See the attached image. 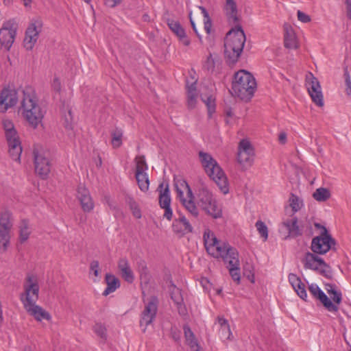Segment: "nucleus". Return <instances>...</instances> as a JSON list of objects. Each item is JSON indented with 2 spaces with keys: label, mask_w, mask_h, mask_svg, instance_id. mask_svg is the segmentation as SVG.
I'll use <instances>...</instances> for the list:
<instances>
[{
  "label": "nucleus",
  "mask_w": 351,
  "mask_h": 351,
  "mask_svg": "<svg viewBox=\"0 0 351 351\" xmlns=\"http://www.w3.org/2000/svg\"><path fill=\"white\" fill-rule=\"evenodd\" d=\"M347 16L351 19V0H346Z\"/></svg>",
  "instance_id": "nucleus-64"
},
{
  "label": "nucleus",
  "mask_w": 351,
  "mask_h": 351,
  "mask_svg": "<svg viewBox=\"0 0 351 351\" xmlns=\"http://www.w3.org/2000/svg\"><path fill=\"white\" fill-rule=\"evenodd\" d=\"M297 15L298 19L302 23H308L311 21V17L301 10H298Z\"/></svg>",
  "instance_id": "nucleus-53"
},
{
  "label": "nucleus",
  "mask_w": 351,
  "mask_h": 351,
  "mask_svg": "<svg viewBox=\"0 0 351 351\" xmlns=\"http://www.w3.org/2000/svg\"><path fill=\"white\" fill-rule=\"evenodd\" d=\"M171 336L175 341H178L180 339V331L176 328H171Z\"/></svg>",
  "instance_id": "nucleus-61"
},
{
  "label": "nucleus",
  "mask_w": 351,
  "mask_h": 351,
  "mask_svg": "<svg viewBox=\"0 0 351 351\" xmlns=\"http://www.w3.org/2000/svg\"><path fill=\"white\" fill-rule=\"evenodd\" d=\"M125 202L128 205L133 216L136 219H141L142 217L141 210L138 204L133 196L130 194H126L125 195Z\"/></svg>",
  "instance_id": "nucleus-30"
},
{
  "label": "nucleus",
  "mask_w": 351,
  "mask_h": 351,
  "mask_svg": "<svg viewBox=\"0 0 351 351\" xmlns=\"http://www.w3.org/2000/svg\"><path fill=\"white\" fill-rule=\"evenodd\" d=\"M218 323L220 325V328L229 327L228 320L224 317H218Z\"/></svg>",
  "instance_id": "nucleus-62"
},
{
  "label": "nucleus",
  "mask_w": 351,
  "mask_h": 351,
  "mask_svg": "<svg viewBox=\"0 0 351 351\" xmlns=\"http://www.w3.org/2000/svg\"><path fill=\"white\" fill-rule=\"evenodd\" d=\"M34 167L35 172L43 180L47 178L51 171V161L48 152L34 149Z\"/></svg>",
  "instance_id": "nucleus-8"
},
{
  "label": "nucleus",
  "mask_w": 351,
  "mask_h": 351,
  "mask_svg": "<svg viewBox=\"0 0 351 351\" xmlns=\"http://www.w3.org/2000/svg\"><path fill=\"white\" fill-rule=\"evenodd\" d=\"M255 226L261 237L264 239V241H266L268 238V229L265 223L261 220H258L256 221Z\"/></svg>",
  "instance_id": "nucleus-48"
},
{
  "label": "nucleus",
  "mask_w": 351,
  "mask_h": 351,
  "mask_svg": "<svg viewBox=\"0 0 351 351\" xmlns=\"http://www.w3.org/2000/svg\"><path fill=\"white\" fill-rule=\"evenodd\" d=\"M136 267H137V271L140 274V277L141 278H147L149 275L148 269L147 266L146 262L143 260L140 259L136 263Z\"/></svg>",
  "instance_id": "nucleus-44"
},
{
  "label": "nucleus",
  "mask_w": 351,
  "mask_h": 351,
  "mask_svg": "<svg viewBox=\"0 0 351 351\" xmlns=\"http://www.w3.org/2000/svg\"><path fill=\"white\" fill-rule=\"evenodd\" d=\"M219 335L221 339H230L232 332L229 327L222 328L219 329Z\"/></svg>",
  "instance_id": "nucleus-52"
},
{
  "label": "nucleus",
  "mask_w": 351,
  "mask_h": 351,
  "mask_svg": "<svg viewBox=\"0 0 351 351\" xmlns=\"http://www.w3.org/2000/svg\"><path fill=\"white\" fill-rule=\"evenodd\" d=\"M199 198L200 206H202L208 202H210V200H212L214 197L210 192L207 189H203L199 191Z\"/></svg>",
  "instance_id": "nucleus-45"
},
{
  "label": "nucleus",
  "mask_w": 351,
  "mask_h": 351,
  "mask_svg": "<svg viewBox=\"0 0 351 351\" xmlns=\"http://www.w3.org/2000/svg\"><path fill=\"white\" fill-rule=\"evenodd\" d=\"M105 281L107 284V287L103 292V295L105 296L115 291L120 287L119 280L113 274H106Z\"/></svg>",
  "instance_id": "nucleus-26"
},
{
  "label": "nucleus",
  "mask_w": 351,
  "mask_h": 351,
  "mask_svg": "<svg viewBox=\"0 0 351 351\" xmlns=\"http://www.w3.org/2000/svg\"><path fill=\"white\" fill-rule=\"evenodd\" d=\"M204 29L206 30V32L208 34H209L210 32V29H211V26H212L211 19H210L209 20H204Z\"/></svg>",
  "instance_id": "nucleus-63"
},
{
  "label": "nucleus",
  "mask_w": 351,
  "mask_h": 351,
  "mask_svg": "<svg viewBox=\"0 0 351 351\" xmlns=\"http://www.w3.org/2000/svg\"><path fill=\"white\" fill-rule=\"evenodd\" d=\"M42 26L41 21L38 20L32 21L28 25L23 40L24 47L27 50H32L34 47L38 40L39 33L42 30Z\"/></svg>",
  "instance_id": "nucleus-12"
},
{
  "label": "nucleus",
  "mask_w": 351,
  "mask_h": 351,
  "mask_svg": "<svg viewBox=\"0 0 351 351\" xmlns=\"http://www.w3.org/2000/svg\"><path fill=\"white\" fill-rule=\"evenodd\" d=\"M203 239L207 252L214 258H221L225 263H228L230 275L234 281L239 283L240 261L237 250L227 243H221L209 229L204 231Z\"/></svg>",
  "instance_id": "nucleus-1"
},
{
  "label": "nucleus",
  "mask_w": 351,
  "mask_h": 351,
  "mask_svg": "<svg viewBox=\"0 0 351 351\" xmlns=\"http://www.w3.org/2000/svg\"><path fill=\"white\" fill-rule=\"evenodd\" d=\"M19 111L25 120L34 128L44 117V112L38 104L35 91L32 86H26L23 90V98Z\"/></svg>",
  "instance_id": "nucleus-4"
},
{
  "label": "nucleus",
  "mask_w": 351,
  "mask_h": 351,
  "mask_svg": "<svg viewBox=\"0 0 351 351\" xmlns=\"http://www.w3.org/2000/svg\"><path fill=\"white\" fill-rule=\"evenodd\" d=\"M197 93H187V106L189 108L193 109L197 104Z\"/></svg>",
  "instance_id": "nucleus-50"
},
{
  "label": "nucleus",
  "mask_w": 351,
  "mask_h": 351,
  "mask_svg": "<svg viewBox=\"0 0 351 351\" xmlns=\"http://www.w3.org/2000/svg\"><path fill=\"white\" fill-rule=\"evenodd\" d=\"M6 32L16 34V23L14 20H9L3 23L2 27L0 29V33H4Z\"/></svg>",
  "instance_id": "nucleus-43"
},
{
  "label": "nucleus",
  "mask_w": 351,
  "mask_h": 351,
  "mask_svg": "<svg viewBox=\"0 0 351 351\" xmlns=\"http://www.w3.org/2000/svg\"><path fill=\"white\" fill-rule=\"evenodd\" d=\"M230 23L234 25L226 34L224 43V56L226 62L230 64H235L240 57L246 40L245 33L238 21L234 22L228 20Z\"/></svg>",
  "instance_id": "nucleus-3"
},
{
  "label": "nucleus",
  "mask_w": 351,
  "mask_h": 351,
  "mask_svg": "<svg viewBox=\"0 0 351 351\" xmlns=\"http://www.w3.org/2000/svg\"><path fill=\"white\" fill-rule=\"evenodd\" d=\"M283 225L289 231L291 237H296L302 235V232L298 225V219L296 217L285 221Z\"/></svg>",
  "instance_id": "nucleus-28"
},
{
  "label": "nucleus",
  "mask_w": 351,
  "mask_h": 351,
  "mask_svg": "<svg viewBox=\"0 0 351 351\" xmlns=\"http://www.w3.org/2000/svg\"><path fill=\"white\" fill-rule=\"evenodd\" d=\"M136 171L140 169L141 170V172H143L146 170H147L148 167L145 162V157L143 156L137 157L136 158Z\"/></svg>",
  "instance_id": "nucleus-49"
},
{
  "label": "nucleus",
  "mask_w": 351,
  "mask_h": 351,
  "mask_svg": "<svg viewBox=\"0 0 351 351\" xmlns=\"http://www.w3.org/2000/svg\"><path fill=\"white\" fill-rule=\"evenodd\" d=\"M314 226L317 229L321 230L320 235L330 234L328 232V230L326 229V228L324 226H323L319 223H315Z\"/></svg>",
  "instance_id": "nucleus-60"
},
{
  "label": "nucleus",
  "mask_w": 351,
  "mask_h": 351,
  "mask_svg": "<svg viewBox=\"0 0 351 351\" xmlns=\"http://www.w3.org/2000/svg\"><path fill=\"white\" fill-rule=\"evenodd\" d=\"M10 230L0 228V251L4 252L7 250L10 235Z\"/></svg>",
  "instance_id": "nucleus-38"
},
{
  "label": "nucleus",
  "mask_w": 351,
  "mask_h": 351,
  "mask_svg": "<svg viewBox=\"0 0 351 351\" xmlns=\"http://www.w3.org/2000/svg\"><path fill=\"white\" fill-rule=\"evenodd\" d=\"M12 227V213L8 210L2 212L0 215V228L11 230Z\"/></svg>",
  "instance_id": "nucleus-36"
},
{
  "label": "nucleus",
  "mask_w": 351,
  "mask_h": 351,
  "mask_svg": "<svg viewBox=\"0 0 351 351\" xmlns=\"http://www.w3.org/2000/svg\"><path fill=\"white\" fill-rule=\"evenodd\" d=\"M285 47L288 49H295L298 47L295 35L292 29L287 31L284 37Z\"/></svg>",
  "instance_id": "nucleus-37"
},
{
  "label": "nucleus",
  "mask_w": 351,
  "mask_h": 351,
  "mask_svg": "<svg viewBox=\"0 0 351 351\" xmlns=\"http://www.w3.org/2000/svg\"><path fill=\"white\" fill-rule=\"evenodd\" d=\"M121 1V0H104V4L110 8H114L120 5Z\"/></svg>",
  "instance_id": "nucleus-55"
},
{
  "label": "nucleus",
  "mask_w": 351,
  "mask_h": 351,
  "mask_svg": "<svg viewBox=\"0 0 351 351\" xmlns=\"http://www.w3.org/2000/svg\"><path fill=\"white\" fill-rule=\"evenodd\" d=\"M17 92L14 89L4 88L0 93V112H5L9 108L16 104Z\"/></svg>",
  "instance_id": "nucleus-14"
},
{
  "label": "nucleus",
  "mask_w": 351,
  "mask_h": 351,
  "mask_svg": "<svg viewBox=\"0 0 351 351\" xmlns=\"http://www.w3.org/2000/svg\"><path fill=\"white\" fill-rule=\"evenodd\" d=\"M29 234L30 231L28 221L23 219L19 226V239L21 243L25 242L28 239Z\"/></svg>",
  "instance_id": "nucleus-39"
},
{
  "label": "nucleus",
  "mask_w": 351,
  "mask_h": 351,
  "mask_svg": "<svg viewBox=\"0 0 351 351\" xmlns=\"http://www.w3.org/2000/svg\"><path fill=\"white\" fill-rule=\"evenodd\" d=\"M316 271L326 278L331 279L332 278L331 267L324 261V264H322Z\"/></svg>",
  "instance_id": "nucleus-46"
},
{
  "label": "nucleus",
  "mask_w": 351,
  "mask_h": 351,
  "mask_svg": "<svg viewBox=\"0 0 351 351\" xmlns=\"http://www.w3.org/2000/svg\"><path fill=\"white\" fill-rule=\"evenodd\" d=\"M226 10L228 20L234 22L238 21L237 8L234 0H226Z\"/></svg>",
  "instance_id": "nucleus-33"
},
{
  "label": "nucleus",
  "mask_w": 351,
  "mask_h": 351,
  "mask_svg": "<svg viewBox=\"0 0 351 351\" xmlns=\"http://www.w3.org/2000/svg\"><path fill=\"white\" fill-rule=\"evenodd\" d=\"M186 93H197L196 89V82H192L191 84H189V82H186Z\"/></svg>",
  "instance_id": "nucleus-59"
},
{
  "label": "nucleus",
  "mask_w": 351,
  "mask_h": 351,
  "mask_svg": "<svg viewBox=\"0 0 351 351\" xmlns=\"http://www.w3.org/2000/svg\"><path fill=\"white\" fill-rule=\"evenodd\" d=\"M325 289L334 302L333 304H339L341 302L342 294L337 289V286L335 284L326 283Z\"/></svg>",
  "instance_id": "nucleus-31"
},
{
  "label": "nucleus",
  "mask_w": 351,
  "mask_h": 351,
  "mask_svg": "<svg viewBox=\"0 0 351 351\" xmlns=\"http://www.w3.org/2000/svg\"><path fill=\"white\" fill-rule=\"evenodd\" d=\"M199 160L205 172L218 186L223 194L229 192L228 178L223 169L213 156L206 152H199Z\"/></svg>",
  "instance_id": "nucleus-5"
},
{
  "label": "nucleus",
  "mask_w": 351,
  "mask_h": 351,
  "mask_svg": "<svg viewBox=\"0 0 351 351\" xmlns=\"http://www.w3.org/2000/svg\"><path fill=\"white\" fill-rule=\"evenodd\" d=\"M158 299L156 296H152L149 300L145 302V308L141 315L140 325L144 326L143 331L151 324L156 318L158 311Z\"/></svg>",
  "instance_id": "nucleus-10"
},
{
  "label": "nucleus",
  "mask_w": 351,
  "mask_h": 351,
  "mask_svg": "<svg viewBox=\"0 0 351 351\" xmlns=\"http://www.w3.org/2000/svg\"><path fill=\"white\" fill-rule=\"evenodd\" d=\"M93 330L95 333L100 337L104 341L106 340L107 338V334H106V328L104 325L97 323L95 324L93 327Z\"/></svg>",
  "instance_id": "nucleus-47"
},
{
  "label": "nucleus",
  "mask_w": 351,
  "mask_h": 351,
  "mask_svg": "<svg viewBox=\"0 0 351 351\" xmlns=\"http://www.w3.org/2000/svg\"><path fill=\"white\" fill-rule=\"evenodd\" d=\"M220 64L219 58H213L212 54H209L204 64L203 68L209 73H213L215 71L216 66H218Z\"/></svg>",
  "instance_id": "nucleus-34"
},
{
  "label": "nucleus",
  "mask_w": 351,
  "mask_h": 351,
  "mask_svg": "<svg viewBox=\"0 0 351 351\" xmlns=\"http://www.w3.org/2000/svg\"><path fill=\"white\" fill-rule=\"evenodd\" d=\"M174 187L180 200L193 195L188 182L182 178H174Z\"/></svg>",
  "instance_id": "nucleus-18"
},
{
  "label": "nucleus",
  "mask_w": 351,
  "mask_h": 351,
  "mask_svg": "<svg viewBox=\"0 0 351 351\" xmlns=\"http://www.w3.org/2000/svg\"><path fill=\"white\" fill-rule=\"evenodd\" d=\"M336 244L330 234L319 235L314 237L311 242V250L315 254H325Z\"/></svg>",
  "instance_id": "nucleus-11"
},
{
  "label": "nucleus",
  "mask_w": 351,
  "mask_h": 351,
  "mask_svg": "<svg viewBox=\"0 0 351 351\" xmlns=\"http://www.w3.org/2000/svg\"><path fill=\"white\" fill-rule=\"evenodd\" d=\"M308 290L311 295L318 299L324 306L330 312H337L338 306L333 304L331 300L324 293L317 284L312 283L308 286Z\"/></svg>",
  "instance_id": "nucleus-13"
},
{
  "label": "nucleus",
  "mask_w": 351,
  "mask_h": 351,
  "mask_svg": "<svg viewBox=\"0 0 351 351\" xmlns=\"http://www.w3.org/2000/svg\"><path fill=\"white\" fill-rule=\"evenodd\" d=\"M170 295L171 300L176 305L178 312L180 315H184L186 308L183 302V298L180 289L172 285L170 287Z\"/></svg>",
  "instance_id": "nucleus-23"
},
{
  "label": "nucleus",
  "mask_w": 351,
  "mask_h": 351,
  "mask_svg": "<svg viewBox=\"0 0 351 351\" xmlns=\"http://www.w3.org/2000/svg\"><path fill=\"white\" fill-rule=\"evenodd\" d=\"M183 330L186 343L189 346L191 351H200V346L197 343L195 336L189 326L184 325Z\"/></svg>",
  "instance_id": "nucleus-25"
},
{
  "label": "nucleus",
  "mask_w": 351,
  "mask_h": 351,
  "mask_svg": "<svg viewBox=\"0 0 351 351\" xmlns=\"http://www.w3.org/2000/svg\"><path fill=\"white\" fill-rule=\"evenodd\" d=\"M204 102L206 103L208 107L209 114H211L213 112L215 111V106L214 103V99L211 97H208L207 99L204 101Z\"/></svg>",
  "instance_id": "nucleus-54"
},
{
  "label": "nucleus",
  "mask_w": 351,
  "mask_h": 351,
  "mask_svg": "<svg viewBox=\"0 0 351 351\" xmlns=\"http://www.w3.org/2000/svg\"><path fill=\"white\" fill-rule=\"evenodd\" d=\"M180 201L193 217H197L198 216V209L194 202L193 195H192V196L184 197Z\"/></svg>",
  "instance_id": "nucleus-32"
},
{
  "label": "nucleus",
  "mask_w": 351,
  "mask_h": 351,
  "mask_svg": "<svg viewBox=\"0 0 351 351\" xmlns=\"http://www.w3.org/2000/svg\"><path fill=\"white\" fill-rule=\"evenodd\" d=\"M313 197L319 202H325L330 197V193L326 188H319L313 193Z\"/></svg>",
  "instance_id": "nucleus-41"
},
{
  "label": "nucleus",
  "mask_w": 351,
  "mask_h": 351,
  "mask_svg": "<svg viewBox=\"0 0 351 351\" xmlns=\"http://www.w3.org/2000/svg\"><path fill=\"white\" fill-rule=\"evenodd\" d=\"M324 261L322 258H320L314 252H307L302 260V263L305 269L316 271L322 264H324Z\"/></svg>",
  "instance_id": "nucleus-19"
},
{
  "label": "nucleus",
  "mask_w": 351,
  "mask_h": 351,
  "mask_svg": "<svg viewBox=\"0 0 351 351\" xmlns=\"http://www.w3.org/2000/svg\"><path fill=\"white\" fill-rule=\"evenodd\" d=\"M99 263L97 261H93L90 263V270L93 271L95 276H97L99 274Z\"/></svg>",
  "instance_id": "nucleus-57"
},
{
  "label": "nucleus",
  "mask_w": 351,
  "mask_h": 351,
  "mask_svg": "<svg viewBox=\"0 0 351 351\" xmlns=\"http://www.w3.org/2000/svg\"><path fill=\"white\" fill-rule=\"evenodd\" d=\"M254 149L247 139H242L238 146L237 160L243 168L252 166L254 161Z\"/></svg>",
  "instance_id": "nucleus-9"
},
{
  "label": "nucleus",
  "mask_w": 351,
  "mask_h": 351,
  "mask_svg": "<svg viewBox=\"0 0 351 351\" xmlns=\"http://www.w3.org/2000/svg\"><path fill=\"white\" fill-rule=\"evenodd\" d=\"M165 210L164 217L170 221L173 217V210L171 206L162 208Z\"/></svg>",
  "instance_id": "nucleus-58"
},
{
  "label": "nucleus",
  "mask_w": 351,
  "mask_h": 351,
  "mask_svg": "<svg viewBox=\"0 0 351 351\" xmlns=\"http://www.w3.org/2000/svg\"><path fill=\"white\" fill-rule=\"evenodd\" d=\"M111 144L114 148H118L122 145L123 131L116 128L111 132Z\"/></svg>",
  "instance_id": "nucleus-40"
},
{
  "label": "nucleus",
  "mask_w": 351,
  "mask_h": 351,
  "mask_svg": "<svg viewBox=\"0 0 351 351\" xmlns=\"http://www.w3.org/2000/svg\"><path fill=\"white\" fill-rule=\"evenodd\" d=\"M289 282L293 287L298 295L303 300H306L307 293L304 284L301 279L294 274H289L288 276Z\"/></svg>",
  "instance_id": "nucleus-20"
},
{
  "label": "nucleus",
  "mask_w": 351,
  "mask_h": 351,
  "mask_svg": "<svg viewBox=\"0 0 351 351\" xmlns=\"http://www.w3.org/2000/svg\"><path fill=\"white\" fill-rule=\"evenodd\" d=\"M256 82L254 76L245 70H240L234 74L232 82V93L242 100L249 101L254 95Z\"/></svg>",
  "instance_id": "nucleus-6"
},
{
  "label": "nucleus",
  "mask_w": 351,
  "mask_h": 351,
  "mask_svg": "<svg viewBox=\"0 0 351 351\" xmlns=\"http://www.w3.org/2000/svg\"><path fill=\"white\" fill-rule=\"evenodd\" d=\"M307 88L313 101L319 107L323 106L324 100L321 86L319 82L315 77H312L311 81L308 84Z\"/></svg>",
  "instance_id": "nucleus-16"
},
{
  "label": "nucleus",
  "mask_w": 351,
  "mask_h": 351,
  "mask_svg": "<svg viewBox=\"0 0 351 351\" xmlns=\"http://www.w3.org/2000/svg\"><path fill=\"white\" fill-rule=\"evenodd\" d=\"M201 207L208 215H210L214 219L220 218L222 216V210L221 207L218 206L215 198Z\"/></svg>",
  "instance_id": "nucleus-24"
},
{
  "label": "nucleus",
  "mask_w": 351,
  "mask_h": 351,
  "mask_svg": "<svg viewBox=\"0 0 351 351\" xmlns=\"http://www.w3.org/2000/svg\"><path fill=\"white\" fill-rule=\"evenodd\" d=\"M167 25L170 29L179 38L184 45L188 46L190 44L189 40L186 38L185 30L178 21L169 19L167 21Z\"/></svg>",
  "instance_id": "nucleus-22"
},
{
  "label": "nucleus",
  "mask_w": 351,
  "mask_h": 351,
  "mask_svg": "<svg viewBox=\"0 0 351 351\" xmlns=\"http://www.w3.org/2000/svg\"><path fill=\"white\" fill-rule=\"evenodd\" d=\"M158 191H160L159 194V205L160 208H164L171 206V195L169 188V184H167L165 188L163 189V184H160L158 187Z\"/></svg>",
  "instance_id": "nucleus-27"
},
{
  "label": "nucleus",
  "mask_w": 351,
  "mask_h": 351,
  "mask_svg": "<svg viewBox=\"0 0 351 351\" xmlns=\"http://www.w3.org/2000/svg\"><path fill=\"white\" fill-rule=\"evenodd\" d=\"M77 198L80 202L84 212L89 213L94 208V202L89 191L83 186H79L77 190Z\"/></svg>",
  "instance_id": "nucleus-15"
},
{
  "label": "nucleus",
  "mask_w": 351,
  "mask_h": 351,
  "mask_svg": "<svg viewBox=\"0 0 351 351\" xmlns=\"http://www.w3.org/2000/svg\"><path fill=\"white\" fill-rule=\"evenodd\" d=\"M136 180L141 191L146 192L149 189V180L148 175L146 172H141L138 169L135 173Z\"/></svg>",
  "instance_id": "nucleus-29"
},
{
  "label": "nucleus",
  "mask_w": 351,
  "mask_h": 351,
  "mask_svg": "<svg viewBox=\"0 0 351 351\" xmlns=\"http://www.w3.org/2000/svg\"><path fill=\"white\" fill-rule=\"evenodd\" d=\"M289 205L293 213L300 210L303 206V201L297 195L291 193L289 197Z\"/></svg>",
  "instance_id": "nucleus-42"
},
{
  "label": "nucleus",
  "mask_w": 351,
  "mask_h": 351,
  "mask_svg": "<svg viewBox=\"0 0 351 351\" xmlns=\"http://www.w3.org/2000/svg\"><path fill=\"white\" fill-rule=\"evenodd\" d=\"M2 124L8 146V152L14 160L19 161L23 149L18 132L10 120L4 119Z\"/></svg>",
  "instance_id": "nucleus-7"
},
{
  "label": "nucleus",
  "mask_w": 351,
  "mask_h": 351,
  "mask_svg": "<svg viewBox=\"0 0 351 351\" xmlns=\"http://www.w3.org/2000/svg\"><path fill=\"white\" fill-rule=\"evenodd\" d=\"M15 36L16 34L9 32L0 33V43L1 46L5 49L9 50L14 41Z\"/></svg>",
  "instance_id": "nucleus-35"
},
{
  "label": "nucleus",
  "mask_w": 351,
  "mask_h": 351,
  "mask_svg": "<svg viewBox=\"0 0 351 351\" xmlns=\"http://www.w3.org/2000/svg\"><path fill=\"white\" fill-rule=\"evenodd\" d=\"M23 287L24 293L21 295V300L27 313L37 322H41L43 319L51 320V315L43 307L36 304L39 293L37 276L27 274Z\"/></svg>",
  "instance_id": "nucleus-2"
},
{
  "label": "nucleus",
  "mask_w": 351,
  "mask_h": 351,
  "mask_svg": "<svg viewBox=\"0 0 351 351\" xmlns=\"http://www.w3.org/2000/svg\"><path fill=\"white\" fill-rule=\"evenodd\" d=\"M118 269L121 277L128 283H132L134 280V273L126 258H121L118 261Z\"/></svg>",
  "instance_id": "nucleus-21"
},
{
  "label": "nucleus",
  "mask_w": 351,
  "mask_h": 351,
  "mask_svg": "<svg viewBox=\"0 0 351 351\" xmlns=\"http://www.w3.org/2000/svg\"><path fill=\"white\" fill-rule=\"evenodd\" d=\"M173 231L181 236L193 231V227L184 216H180L173 220L172 223Z\"/></svg>",
  "instance_id": "nucleus-17"
},
{
  "label": "nucleus",
  "mask_w": 351,
  "mask_h": 351,
  "mask_svg": "<svg viewBox=\"0 0 351 351\" xmlns=\"http://www.w3.org/2000/svg\"><path fill=\"white\" fill-rule=\"evenodd\" d=\"M52 88L54 91L60 93L61 90V83L58 77H55L52 82Z\"/></svg>",
  "instance_id": "nucleus-56"
},
{
  "label": "nucleus",
  "mask_w": 351,
  "mask_h": 351,
  "mask_svg": "<svg viewBox=\"0 0 351 351\" xmlns=\"http://www.w3.org/2000/svg\"><path fill=\"white\" fill-rule=\"evenodd\" d=\"M345 83L346 86V92L348 96H351V80L347 69L344 72Z\"/></svg>",
  "instance_id": "nucleus-51"
}]
</instances>
